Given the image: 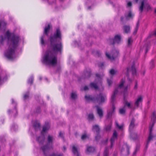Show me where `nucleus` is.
Masks as SVG:
<instances>
[{"label":"nucleus","instance_id":"1","mask_svg":"<svg viewBox=\"0 0 156 156\" xmlns=\"http://www.w3.org/2000/svg\"><path fill=\"white\" fill-rule=\"evenodd\" d=\"M5 37L10 42L8 49L5 55L8 59L12 60L15 50L19 44L20 37L14 33H10L9 30L5 33Z\"/></svg>","mask_w":156,"mask_h":156},{"label":"nucleus","instance_id":"2","mask_svg":"<svg viewBox=\"0 0 156 156\" xmlns=\"http://www.w3.org/2000/svg\"><path fill=\"white\" fill-rule=\"evenodd\" d=\"M43 62L46 65L54 66L57 63V56L53 52L48 50L43 57Z\"/></svg>","mask_w":156,"mask_h":156},{"label":"nucleus","instance_id":"3","mask_svg":"<svg viewBox=\"0 0 156 156\" xmlns=\"http://www.w3.org/2000/svg\"><path fill=\"white\" fill-rule=\"evenodd\" d=\"M86 100L88 102L90 101L96 102L99 103L104 102L107 100L106 95L104 94L100 93L96 98L92 97L90 95H86L85 96Z\"/></svg>","mask_w":156,"mask_h":156},{"label":"nucleus","instance_id":"4","mask_svg":"<svg viewBox=\"0 0 156 156\" xmlns=\"http://www.w3.org/2000/svg\"><path fill=\"white\" fill-rule=\"evenodd\" d=\"M156 120V115L155 114V112H153L151 118V121L152 122L151 125L150 124L149 127V135L148 138V140L147 142V145H148L150 141L151 140L153 137L152 134V131L154 125L155 123V121Z\"/></svg>","mask_w":156,"mask_h":156},{"label":"nucleus","instance_id":"5","mask_svg":"<svg viewBox=\"0 0 156 156\" xmlns=\"http://www.w3.org/2000/svg\"><path fill=\"white\" fill-rule=\"evenodd\" d=\"M61 39V33L60 30H57L56 33H54L53 36H51L49 38L51 44H52L56 41L57 39Z\"/></svg>","mask_w":156,"mask_h":156},{"label":"nucleus","instance_id":"6","mask_svg":"<svg viewBox=\"0 0 156 156\" xmlns=\"http://www.w3.org/2000/svg\"><path fill=\"white\" fill-rule=\"evenodd\" d=\"M119 51L117 50H114L109 55L106 52L105 55L111 61L114 60L119 55Z\"/></svg>","mask_w":156,"mask_h":156},{"label":"nucleus","instance_id":"7","mask_svg":"<svg viewBox=\"0 0 156 156\" xmlns=\"http://www.w3.org/2000/svg\"><path fill=\"white\" fill-rule=\"evenodd\" d=\"M121 37L120 34H117L115 35L114 38L109 39L111 44L114 45L115 44H119L121 41Z\"/></svg>","mask_w":156,"mask_h":156},{"label":"nucleus","instance_id":"8","mask_svg":"<svg viewBox=\"0 0 156 156\" xmlns=\"http://www.w3.org/2000/svg\"><path fill=\"white\" fill-rule=\"evenodd\" d=\"M118 92V88H116L113 94L112 95L111 97V102L112 104V108L113 109V111L114 112L115 109V97Z\"/></svg>","mask_w":156,"mask_h":156},{"label":"nucleus","instance_id":"9","mask_svg":"<svg viewBox=\"0 0 156 156\" xmlns=\"http://www.w3.org/2000/svg\"><path fill=\"white\" fill-rule=\"evenodd\" d=\"M62 45L61 43L54 44L52 46V49L55 52H61L62 49Z\"/></svg>","mask_w":156,"mask_h":156},{"label":"nucleus","instance_id":"10","mask_svg":"<svg viewBox=\"0 0 156 156\" xmlns=\"http://www.w3.org/2000/svg\"><path fill=\"white\" fill-rule=\"evenodd\" d=\"M125 148H122L121 150V153L122 156L128 155L129 154V147L127 145L125 146Z\"/></svg>","mask_w":156,"mask_h":156},{"label":"nucleus","instance_id":"11","mask_svg":"<svg viewBox=\"0 0 156 156\" xmlns=\"http://www.w3.org/2000/svg\"><path fill=\"white\" fill-rule=\"evenodd\" d=\"M135 119L133 118L132 119L129 126V131L130 134H132L135 130L134 129L135 127Z\"/></svg>","mask_w":156,"mask_h":156},{"label":"nucleus","instance_id":"12","mask_svg":"<svg viewBox=\"0 0 156 156\" xmlns=\"http://www.w3.org/2000/svg\"><path fill=\"white\" fill-rule=\"evenodd\" d=\"M117 133L116 131H114L112 135V137L110 139L111 141V147L112 148L114 143L115 139L117 138Z\"/></svg>","mask_w":156,"mask_h":156},{"label":"nucleus","instance_id":"13","mask_svg":"<svg viewBox=\"0 0 156 156\" xmlns=\"http://www.w3.org/2000/svg\"><path fill=\"white\" fill-rule=\"evenodd\" d=\"M143 100V98L141 96H140L138 97V98L135 103V105L137 108L139 107L140 103H142Z\"/></svg>","mask_w":156,"mask_h":156},{"label":"nucleus","instance_id":"14","mask_svg":"<svg viewBox=\"0 0 156 156\" xmlns=\"http://www.w3.org/2000/svg\"><path fill=\"white\" fill-rule=\"evenodd\" d=\"M97 108V112L100 118H102L103 115V111L101 108L99 107L98 105L96 106Z\"/></svg>","mask_w":156,"mask_h":156},{"label":"nucleus","instance_id":"15","mask_svg":"<svg viewBox=\"0 0 156 156\" xmlns=\"http://www.w3.org/2000/svg\"><path fill=\"white\" fill-rule=\"evenodd\" d=\"M87 153L88 154L94 153L95 150V148L92 146H88L87 148Z\"/></svg>","mask_w":156,"mask_h":156},{"label":"nucleus","instance_id":"16","mask_svg":"<svg viewBox=\"0 0 156 156\" xmlns=\"http://www.w3.org/2000/svg\"><path fill=\"white\" fill-rule=\"evenodd\" d=\"M33 127L35 130L36 131L40 128V124L37 121H36L33 123Z\"/></svg>","mask_w":156,"mask_h":156},{"label":"nucleus","instance_id":"17","mask_svg":"<svg viewBox=\"0 0 156 156\" xmlns=\"http://www.w3.org/2000/svg\"><path fill=\"white\" fill-rule=\"evenodd\" d=\"M84 75L85 78H89L91 75V71L90 69H89L88 70H85L84 71Z\"/></svg>","mask_w":156,"mask_h":156},{"label":"nucleus","instance_id":"18","mask_svg":"<svg viewBox=\"0 0 156 156\" xmlns=\"http://www.w3.org/2000/svg\"><path fill=\"white\" fill-rule=\"evenodd\" d=\"M50 128V126L49 125V123H45V125L43 127L42 130L41 132V134H43V132H45L47 130H48Z\"/></svg>","mask_w":156,"mask_h":156},{"label":"nucleus","instance_id":"19","mask_svg":"<svg viewBox=\"0 0 156 156\" xmlns=\"http://www.w3.org/2000/svg\"><path fill=\"white\" fill-rule=\"evenodd\" d=\"M92 130L94 132H96L97 134H99L100 132V128L98 125H94L92 127Z\"/></svg>","mask_w":156,"mask_h":156},{"label":"nucleus","instance_id":"20","mask_svg":"<svg viewBox=\"0 0 156 156\" xmlns=\"http://www.w3.org/2000/svg\"><path fill=\"white\" fill-rule=\"evenodd\" d=\"M44 140L45 138L44 136H39L37 139V140L39 143L41 144L44 143Z\"/></svg>","mask_w":156,"mask_h":156},{"label":"nucleus","instance_id":"21","mask_svg":"<svg viewBox=\"0 0 156 156\" xmlns=\"http://www.w3.org/2000/svg\"><path fill=\"white\" fill-rule=\"evenodd\" d=\"M72 152L74 154H76L77 156H79V154L78 152L77 147H76L75 145L73 146Z\"/></svg>","mask_w":156,"mask_h":156},{"label":"nucleus","instance_id":"22","mask_svg":"<svg viewBox=\"0 0 156 156\" xmlns=\"http://www.w3.org/2000/svg\"><path fill=\"white\" fill-rule=\"evenodd\" d=\"M133 15L130 11L128 12L127 15L126 14L125 15V17L127 20H128L131 18H132L133 17Z\"/></svg>","mask_w":156,"mask_h":156},{"label":"nucleus","instance_id":"23","mask_svg":"<svg viewBox=\"0 0 156 156\" xmlns=\"http://www.w3.org/2000/svg\"><path fill=\"white\" fill-rule=\"evenodd\" d=\"M90 87L92 88H94L95 89H97L98 88L97 84L94 83H91L90 84Z\"/></svg>","mask_w":156,"mask_h":156},{"label":"nucleus","instance_id":"24","mask_svg":"<svg viewBox=\"0 0 156 156\" xmlns=\"http://www.w3.org/2000/svg\"><path fill=\"white\" fill-rule=\"evenodd\" d=\"M145 1L146 0H143L141 2V5L139 8V10L141 12H142L143 10L144 3Z\"/></svg>","mask_w":156,"mask_h":156},{"label":"nucleus","instance_id":"25","mask_svg":"<svg viewBox=\"0 0 156 156\" xmlns=\"http://www.w3.org/2000/svg\"><path fill=\"white\" fill-rule=\"evenodd\" d=\"M125 78H122L120 81V84L119 85L118 88H120L123 87L124 84L125 82Z\"/></svg>","mask_w":156,"mask_h":156},{"label":"nucleus","instance_id":"26","mask_svg":"<svg viewBox=\"0 0 156 156\" xmlns=\"http://www.w3.org/2000/svg\"><path fill=\"white\" fill-rule=\"evenodd\" d=\"M88 119L89 120H93L94 119V115L92 114H90L88 116Z\"/></svg>","mask_w":156,"mask_h":156},{"label":"nucleus","instance_id":"27","mask_svg":"<svg viewBox=\"0 0 156 156\" xmlns=\"http://www.w3.org/2000/svg\"><path fill=\"white\" fill-rule=\"evenodd\" d=\"M108 148L106 147L105 148L104 151V156H108Z\"/></svg>","mask_w":156,"mask_h":156},{"label":"nucleus","instance_id":"28","mask_svg":"<svg viewBox=\"0 0 156 156\" xmlns=\"http://www.w3.org/2000/svg\"><path fill=\"white\" fill-rule=\"evenodd\" d=\"M33 77H31L29 79L28 81V83L31 85L33 83Z\"/></svg>","mask_w":156,"mask_h":156},{"label":"nucleus","instance_id":"29","mask_svg":"<svg viewBox=\"0 0 156 156\" xmlns=\"http://www.w3.org/2000/svg\"><path fill=\"white\" fill-rule=\"evenodd\" d=\"M131 70L132 74L133 75L135 74L136 73V71L134 66L133 65L131 67Z\"/></svg>","mask_w":156,"mask_h":156},{"label":"nucleus","instance_id":"30","mask_svg":"<svg viewBox=\"0 0 156 156\" xmlns=\"http://www.w3.org/2000/svg\"><path fill=\"white\" fill-rule=\"evenodd\" d=\"M119 113L121 114H125V110L124 108V107L123 108L119 109Z\"/></svg>","mask_w":156,"mask_h":156},{"label":"nucleus","instance_id":"31","mask_svg":"<svg viewBox=\"0 0 156 156\" xmlns=\"http://www.w3.org/2000/svg\"><path fill=\"white\" fill-rule=\"evenodd\" d=\"M144 8L145 9H146L147 11H149V10L151 9V7L150 6V5L148 4H146L144 6Z\"/></svg>","mask_w":156,"mask_h":156},{"label":"nucleus","instance_id":"32","mask_svg":"<svg viewBox=\"0 0 156 156\" xmlns=\"http://www.w3.org/2000/svg\"><path fill=\"white\" fill-rule=\"evenodd\" d=\"M112 124H109L108 125L106 126L105 130L106 131H109L111 129Z\"/></svg>","mask_w":156,"mask_h":156},{"label":"nucleus","instance_id":"33","mask_svg":"<svg viewBox=\"0 0 156 156\" xmlns=\"http://www.w3.org/2000/svg\"><path fill=\"white\" fill-rule=\"evenodd\" d=\"M6 25V23L4 21H2L0 22V28L1 27H4Z\"/></svg>","mask_w":156,"mask_h":156},{"label":"nucleus","instance_id":"34","mask_svg":"<svg viewBox=\"0 0 156 156\" xmlns=\"http://www.w3.org/2000/svg\"><path fill=\"white\" fill-rule=\"evenodd\" d=\"M77 95L75 93H72L71 97L73 99H75L77 98Z\"/></svg>","mask_w":156,"mask_h":156},{"label":"nucleus","instance_id":"35","mask_svg":"<svg viewBox=\"0 0 156 156\" xmlns=\"http://www.w3.org/2000/svg\"><path fill=\"white\" fill-rule=\"evenodd\" d=\"M133 42V40L131 37H129L128 40V45H131Z\"/></svg>","mask_w":156,"mask_h":156},{"label":"nucleus","instance_id":"36","mask_svg":"<svg viewBox=\"0 0 156 156\" xmlns=\"http://www.w3.org/2000/svg\"><path fill=\"white\" fill-rule=\"evenodd\" d=\"M116 125L117 127H118L119 129H122L123 127V125H122L121 126L119 125L118 123L117 122H115Z\"/></svg>","mask_w":156,"mask_h":156},{"label":"nucleus","instance_id":"37","mask_svg":"<svg viewBox=\"0 0 156 156\" xmlns=\"http://www.w3.org/2000/svg\"><path fill=\"white\" fill-rule=\"evenodd\" d=\"M5 38L2 36H0V44H3Z\"/></svg>","mask_w":156,"mask_h":156},{"label":"nucleus","instance_id":"38","mask_svg":"<svg viewBox=\"0 0 156 156\" xmlns=\"http://www.w3.org/2000/svg\"><path fill=\"white\" fill-rule=\"evenodd\" d=\"M127 106L129 108H131V103L130 102H128L127 101H126L125 102V105H124V107H125L126 106Z\"/></svg>","mask_w":156,"mask_h":156},{"label":"nucleus","instance_id":"39","mask_svg":"<svg viewBox=\"0 0 156 156\" xmlns=\"http://www.w3.org/2000/svg\"><path fill=\"white\" fill-rule=\"evenodd\" d=\"M110 73L112 75H114L116 73V71H115L114 69H112L110 71Z\"/></svg>","mask_w":156,"mask_h":156},{"label":"nucleus","instance_id":"40","mask_svg":"<svg viewBox=\"0 0 156 156\" xmlns=\"http://www.w3.org/2000/svg\"><path fill=\"white\" fill-rule=\"evenodd\" d=\"M87 137V136L86 134H83L81 137V139L82 140H84Z\"/></svg>","mask_w":156,"mask_h":156},{"label":"nucleus","instance_id":"41","mask_svg":"<svg viewBox=\"0 0 156 156\" xmlns=\"http://www.w3.org/2000/svg\"><path fill=\"white\" fill-rule=\"evenodd\" d=\"M128 89V87L126 86L124 88V98H125V94L127 92V90Z\"/></svg>","mask_w":156,"mask_h":156},{"label":"nucleus","instance_id":"42","mask_svg":"<svg viewBox=\"0 0 156 156\" xmlns=\"http://www.w3.org/2000/svg\"><path fill=\"white\" fill-rule=\"evenodd\" d=\"M40 41H41V44H42L44 45V38H43V37H42L41 38Z\"/></svg>","mask_w":156,"mask_h":156},{"label":"nucleus","instance_id":"43","mask_svg":"<svg viewBox=\"0 0 156 156\" xmlns=\"http://www.w3.org/2000/svg\"><path fill=\"white\" fill-rule=\"evenodd\" d=\"M97 134V135L95 136V140L97 141H98L99 140L100 138V136L98 134Z\"/></svg>","mask_w":156,"mask_h":156},{"label":"nucleus","instance_id":"44","mask_svg":"<svg viewBox=\"0 0 156 156\" xmlns=\"http://www.w3.org/2000/svg\"><path fill=\"white\" fill-rule=\"evenodd\" d=\"M107 82L108 85L109 86H110L112 84V81L108 79H107Z\"/></svg>","mask_w":156,"mask_h":156},{"label":"nucleus","instance_id":"45","mask_svg":"<svg viewBox=\"0 0 156 156\" xmlns=\"http://www.w3.org/2000/svg\"><path fill=\"white\" fill-rule=\"evenodd\" d=\"M51 28V25L50 24H48L47 27H46L44 29H50Z\"/></svg>","mask_w":156,"mask_h":156},{"label":"nucleus","instance_id":"46","mask_svg":"<svg viewBox=\"0 0 156 156\" xmlns=\"http://www.w3.org/2000/svg\"><path fill=\"white\" fill-rule=\"evenodd\" d=\"M123 28L124 29H129L130 28V27L128 25H125L124 26Z\"/></svg>","mask_w":156,"mask_h":156},{"label":"nucleus","instance_id":"47","mask_svg":"<svg viewBox=\"0 0 156 156\" xmlns=\"http://www.w3.org/2000/svg\"><path fill=\"white\" fill-rule=\"evenodd\" d=\"M98 66L99 67L102 68L104 66V64L103 63H100L98 64Z\"/></svg>","mask_w":156,"mask_h":156},{"label":"nucleus","instance_id":"48","mask_svg":"<svg viewBox=\"0 0 156 156\" xmlns=\"http://www.w3.org/2000/svg\"><path fill=\"white\" fill-rule=\"evenodd\" d=\"M63 133L61 132L59 133V136L62 138H63Z\"/></svg>","mask_w":156,"mask_h":156},{"label":"nucleus","instance_id":"49","mask_svg":"<svg viewBox=\"0 0 156 156\" xmlns=\"http://www.w3.org/2000/svg\"><path fill=\"white\" fill-rule=\"evenodd\" d=\"M29 97L28 94H25L24 95V99H26Z\"/></svg>","mask_w":156,"mask_h":156},{"label":"nucleus","instance_id":"50","mask_svg":"<svg viewBox=\"0 0 156 156\" xmlns=\"http://www.w3.org/2000/svg\"><path fill=\"white\" fill-rule=\"evenodd\" d=\"M112 112H108V115H107L108 117V118H109L110 117H111L112 115Z\"/></svg>","mask_w":156,"mask_h":156},{"label":"nucleus","instance_id":"51","mask_svg":"<svg viewBox=\"0 0 156 156\" xmlns=\"http://www.w3.org/2000/svg\"><path fill=\"white\" fill-rule=\"evenodd\" d=\"M49 30H44V33L46 35H48L49 33Z\"/></svg>","mask_w":156,"mask_h":156},{"label":"nucleus","instance_id":"52","mask_svg":"<svg viewBox=\"0 0 156 156\" xmlns=\"http://www.w3.org/2000/svg\"><path fill=\"white\" fill-rule=\"evenodd\" d=\"M130 32V30H125L124 31V33L126 34Z\"/></svg>","mask_w":156,"mask_h":156},{"label":"nucleus","instance_id":"53","mask_svg":"<svg viewBox=\"0 0 156 156\" xmlns=\"http://www.w3.org/2000/svg\"><path fill=\"white\" fill-rule=\"evenodd\" d=\"M89 89L88 87L87 86H85L84 87V88H83V90H88Z\"/></svg>","mask_w":156,"mask_h":156},{"label":"nucleus","instance_id":"54","mask_svg":"<svg viewBox=\"0 0 156 156\" xmlns=\"http://www.w3.org/2000/svg\"><path fill=\"white\" fill-rule=\"evenodd\" d=\"M96 54L98 56H100V52L99 51H97L96 52Z\"/></svg>","mask_w":156,"mask_h":156},{"label":"nucleus","instance_id":"55","mask_svg":"<svg viewBox=\"0 0 156 156\" xmlns=\"http://www.w3.org/2000/svg\"><path fill=\"white\" fill-rule=\"evenodd\" d=\"M128 6H131L132 5V3L131 2H129L127 3Z\"/></svg>","mask_w":156,"mask_h":156},{"label":"nucleus","instance_id":"56","mask_svg":"<svg viewBox=\"0 0 156 156\" xmlns=\"http://www.w3.org/2000/svg\"><path fill=\"white\" fill-rule=\"evenodd\" d=\"M139 22H138L137 23V24H136V29H137L139 28Z\"/></svg>","mask_w":156,"mask_h":156},{"label":"nucleus","instance_id":"57","mask_svg":"<svg viewBox=\"0 0 156 156\" xmlns=\"http://www.w3.org/2000/svg\"><path fill=\"white\" fill-rule=\"evenodd\" d=\"M96 77H97L98 78H100V75L98 73H96Z\"/></svg>","mask_w":156,"mask_h":156},{"label":"nucleus","instance_id":"58","mask_svg":"<svg viewBox=\"0 0 156 156\" xmlns=\"http://www.w3.org/2000/svg\"><path fill=\"white\" fill-rule=\"evenodd\" d=\"M137 83H136V84L134 87V88L135 89H136L137 88Z\"/></svg>","mask_w":156,"mask_h":156},{"label":"nucleus","instance_id":"59","mask_svg":"<svg viewBox=\"0 0 156 156\" xmlns=\"http://www.w3.org/2000/svg\"><path fill=\"white\" fill-rule=\"evenodd\" d=\"M124 19V17L123 16L121 17L120 18V20L121 21H122Z\"/></svg>","mask_w":156,"mask_h":156},{"label":"nucleus","instance_id":"60","mask_svg":"<svg viewBox=\"0 0 156 156\" xmlns=\"http://www.w3.org/2000/svg\"><path fill=\"white\" fill-rule=\"evenodd\" d=\"M137 32V30H135L133 32L134 34H136V33Z\"/></svg>","mask_w":156,"mask_h":156},{"label":"nucleus","instance_id":"61","mask_svg":"<svg viewBox=\"0 0 156 156\" xmlns=\"http://www.w3.org/2000/svg\"><path fill=\"white\" fill-rule=\"evenodd\" d=\"M136 150L133 153V155H135L136 154Z\"/></svg>","mask_w":156,"mask_h":156},{"label":"nucleus","instance_id":"62","mask_svg":"<svg viewBox=\"0 0 156 156\" xmlns=\"http://www.w3.org/2000/svg\"><path fill=\"white\" fill-rule=\"evenodd\" d=\"M129 68H127V73H128V72H129Z\"/></svg>","mask_w":156,"mask_h":156},{"label":"nucleus","instance_id":"63","mask_svg":"<svg viewBox=\"0 0 156 156\" xmlns=\"http://www.w3.org/2000/svg\"><path fill=\"white\" fill-rule=\"evenodd\" d=\"M63 147L64 151H65L66 149V147L65 146H63Z\"/></svg>","mask_w":156,"mask_h":156},{"label":"nucleus","instance_id":"64","mask_svg":"<svg viewBox=\"0 0 156 156\" xmlns=\"http://www.w3.org/2000/svg\"><path fill=\"white\" fill-rule=\"evenodd\" d=\"M151 64L152 65H153V62L152 60L151 62Z\"/></svg>","mask_w":156,"mask_h":156}]
</instances>
